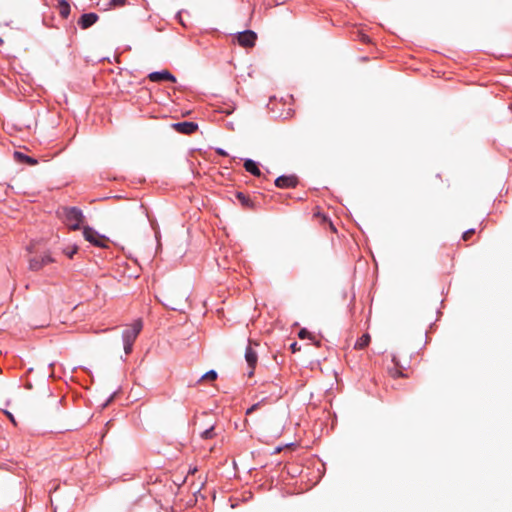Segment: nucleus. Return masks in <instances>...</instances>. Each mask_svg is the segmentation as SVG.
<instances>
[{
    "label": "nucleus",
    "instance_id": "nucleus-1",
    "mask_svg": "<svg viewBox=\"0 0 512 512\" xmlns=\"http://www.w3.org/2000/svg\"><path fill=\"white\" fill-rule=\"evenodd\" d=\"M57 214L71 230H78L84 221L82 211L76 207H61L58 209Z\"/></svg>",
    "mask_w": 512,
    "mask_h": 512
},
{
    "label": "nucleus",
    "instance_id": "nucleus-2",
    "mask_svg": "<svg viewBox=\"0 0 512 512\" xmlns=\"http://www.w3.org/2000/svg\"><path fill=\"white\" fill-rule=\"evenodd\" d=\"M83 236L85 240H87L94 246L100 248L108 247L109 239L106 236L99 234L95 229L89 226L83 227Z\"/></svg>",
    "mask_w": 512,
    "mask_h": 512
},
{
    "label": "nucleus",
    "instance_id": "nucleus-3",
    "mask_svg": "<svg viewBox=\"0 0 512 512\" xmlns=\"http://www.w3.org/2000/svg\"><path fill=\"white\" fill-rule=\"evenodd\" d=\"M142 327V320H135L131 325L128 326L126 330H124L122 335L123 341H129L134 343L139 333L141 332Z\"/></svg>",
    "mask_w": 512,
    "mask_h": 512
},
{
    "label": "nucleus",
    "instance_id": "nucleus-4",
    "mask_svg": "<svg viewBox=\"0 0 512 512\" xmlns=\"http://www.w3.org/2000/svg\"><path fill=\"white\" fill-rule=\"evenodd\" d=\"M237 39L239 45H241L242 47H253L255 45L257 35L255 32L247 30L239 33Z\"/></svg>",
    "mask_w": 512,
    "mask_h": 512
},
{
    "label": "nucleus",
    "instance_id": "nucleus-5",
    "mask_svg": "<svg viewBox=\"0 0 512 512\" xmlns=\"http://www.w3.org/2000/svg\"><path fill=\"white\" fill-rule=\"evenodd\" d=\"M53 259L49 255L37 256L29 261V268L33 271H38L45 265L52 263Z\"/></svg>",
    "mask_w": 512,
    "mask_h": 512
},
{
    "label": "nucleus",
    "instance_id": "nucleus-6",
    "mask_svg": "<svg viewBox=\"0 0 512 512\" xmlns=\"http://www.w3.org/2000/svg\"><path fill=\"white\" fill-rule=\"evenodd\" d=\"M245 359H246V362H247V364H248V366L250 368L248 376L251 377L254 374V369L256 367L257 360H258L257 353L255 352V350L251 346H248L246 348Z\"/></svg>",
    "mask_w": 512,
    "mask_h": 512
},
{
    "label": "nucleus",
    "instance_id": "nucleus-7",
    "mask_svg": "<svg viewBox=\"0 0 512 512\" xmlns=\"http://www.w3.org/2000/svg\"><path fill=\"white\" fill-rule=\"evenodd\" d=\"M148 78L152 82H160V81L175 82L176 81V78L168 70L152 72L148 75Z\"/></svg>",
    "mask_w": 512,
    "mask_h": 512
},
{
    "label": "nucleus",
    "instance_id": "nucleus-8",
    "mask_svg": "<svg viewBox=\"0 0 512 512\" xmlns=\"http://www.w3.org/2000/svg\"><path fill=\"white\" fill-rule=\"evenodd\" d=\"M297 178L295 176H280L275 180V185L278 188H294L297 185Z\"/></svg>",
    "mask_w": 512,
    "mask_h": 512
},
{
    "label": "nucleus",
    "instance_id": "nucleus-9",
    "mask_svg": "<svg viewBox=\"0 0 512 512\" xmlns=\"http://www.w3.org/2000/svg\"><path fill=\"white\" fill-rule=\"evenodd\" d=\"M174 129L183 134H192L198 129V125L194 122H179L173 125Z\"/></svg>",
    "mask_w": 512,
    "mask_h": 512
},
{
    "label": "nucleus",
    "instance_id": "nucleus-10",
    "mask_svg": "<svg viewBox=\"0 0 512 512\" xmlns=\"http://www.w3.org/2000/svg\"><path fill=\"white\" fill-rule=\"evenodd\" d=\"M98 20V15L95 13H86L79 19V25L82 29H87L92 26Z\"/></svg>",
    "mask_w": 512,
    "mask_h": 512
},
{
    "label": "nucleus",
    "instance_id": "nucleus-11",
    "mask_svg": "<svg viewBox=\"0 0 512 512\" xmlns=\"http://www.w3.org/2000/svg\"><path fill=\"white\" fill-rule=\"evenodd\" d=\"M14 159L18 162L26 163L30 166H34L38 163V161L30 156L23 154L22 152L15 151Z\"/></svg>",
    "mask_w": 512,
    "mask_h": 512
},
{
    "label": "nucleus",
    "instance_id": "nucleus-12",
    "mask_svg": "<svg viewBox=\"0 0 512 512\" xmlns=\"http://www.w3.org/2000/svg\"><path fill=\"white\" fill-rule=\"evenodd\" d=\"M244 168L247 172L251 173L252 175L256 176V177H260L261 176V171L260 169L258 168L256 162H254L253 160L251 159H247L245 160L244 162Z\"/></svg>",
    "mask_w": 512,
    "mask_h": 512
},
{
    "label": "nucleus",
    "instance_id": "nucleus-13",
    "mask_svg": "<svg viewBox=\"0 0 512 512\" xmlns=\"http://www.w3.org/2000/svg\"><path fill=\"white\" fill-rule=\"evenodd\" d=\"M392 361L395 364V368L390 369L389 370V374L393 378L407 377V375L402 372V366L400 365V363H399L398 359L396 358V356H393Z\"/></svg>",
    "mask_w": 512,
    "mask_h": 512
},
{
    "label": "nucleus",
    "instance_id": "nucleus-14",
    "mask_svg": "<svg viewBox=\"0 0 512 512\" xmlns=\"http://www.w3.org/2000/svg\"><path fill=\"white\" fill-rule=\"evenodd\" d=\"M370 340H371V337H370V335H369L368 333L363 334V335H362V336L357 340V342L355 343L354 348H355V349H359V350L364 349V348H366V347L369 345Z\"/></svg>",
    "mask_w": 512,
    "mask_h": 512
},
{
    "label": "nucleus",
    "instance_id": "nucleus-15",
    "mask_svg": "<svg viewBox=\"0 0 512 512\" xmlns=\"http://www.w3.org/2000/svg\"><path fill=\"white\" fill-rule=\"evenodd\" d=\"M58 9H59V14L63 18H67L68 15L70 14V5L66 0L59 1Z\"/></svg>",
    "mask_w": 512,
    "mask_h": 512
},
{
    "label": "nucleus",
    "instance_id": "nucleus-16",
    "mask_svg": "<svg viewBox=\"0 0 512 512\" xmlns=\"http://www.w3.org/2000/svg\"><path fill=\"white\" fill-rule=\"evenodd\" d=\"M237 198L238 200L241 202V204L247 208H252L253 207V202L250 200L249 197H247L246 195H244L243 193L241 192H238L237 193Z\"/></svg>",
    "mask_w": 512,
    "mask_h": 512
},
{
    "label": "nucleus",
    "instance_id": "nucleus-17",
    "mask_svg": "<svg viewBox=\"0 0 512 512\" xmlns=\"http://www.w3.org/2000/svg\"><path fill=\"white\" fill-rule=\"evenodd\" d=\"M216 436L215 427L212 425L201 433L202 439H212Z\"/></svg>",
    "mask_w": 512,
    "mask_h": 512
},
{
    "label": "nucleus",
    "instance_id": "nucleus-18",
    "mask_svg": "<svg viewBox=\"0 0 512 512\" xmlns=\"http://www.w3.org/2000/svg\"><path fill=\"white\" fill-rule=\"evenodd\" d=\"M217 379V372L210 370L205 373L199 381H215Z\"/></svg>",
    "mask_w": 512,
    "mask_h": 512
},
{
    "label": "nucleus",
    "instance_id": "nucleus-19",
    "mask_svg": "<svg viewBox=\"0 0 512 512\" xmlns=\"http://www.w3.org/2000/svg\"><path fill=\"white\" fill-rule=\"evenodd\" d=\"M298 337L300 339H305V338H308V339H311L313 340L314 339V336L305 328H302L299 333H298Z\"/></svg>",
    "mask_w": 512,
    "mask_h": 512
},
{
    "label": "nucleus",
    "instance_id": "nucleus-20",
    "mask_svg": "<svg viewBox=\"0 0 512 512\" xmlns=\"http://www.w3.org/2000/svg\"><path fill=\"white\" fill-rule=\"evenodd\" d=\"M126 3H127V0H111L110 6L113 8L123 7V6H125Z\"/></svg>",
    "mask_w": 512,
    "mask_h": 512
},
{
    "label": "nucleus",
    "instance_id": "nucleus-21",
    "mask_svg": "<svg viewBox=\"0 0 512 512\" xmlns=\"http://www.w3.org/2000/svg\"><path fill=\"white\" fill-rule=\"evenodd\" d=\"M124 343V351L126 354H130L132 352L133 342L123 341Z\"/></svg>",
    "mask_w": 512,
    "mask_h": 512
},
{
    "label": "nucleus",
    "instance_id": "nucleus-22",
    "mask_svg": "<svg viewBox=\"0 0 512 512\" xmlns=\"http://www.w3.org/2000/svg\"><path fill=\"white\" fill-rule=\"evenodd\" d=\"M474 233H475V230H474V229H469V230H467V231H465V232L463 233V235H462V239H463L464 241H467V240H469V239L472 237V235H473Z\"/></svg>",
    "mask_w": 512,
    "mask_h": 512
},
{
    "label": "nucleus",
    "instance_id": "nucleus-23",
    "mask_svg": "<svg viewBox=\"0 0 512 512\" xmlns=\"http://www.w3.org/2000/svg\"><path fill=\"white\" fill-rule=\"evenodd\" d=\"M260 405H261V403H260V402H258V403H256V404L252 405L250 408H248V409H247L246 414H247V415H250L251 413H253V412H254V411H256L257 409H259Z\"/></svg>",
    "mask_w": 512,
    "mask_h": 512
},
{
    "label": "nucleus",
    "instance_id": "nucleus-24",
    "mask_svg": "<svg viewBox=\"0 0 512 512\" xmlns=\"http://www.w3.org/2000/svg\"><path fill=\"white\" fill-rule=\"evenodd\" d=\"M77 252V247H74L72 250H65L64 253L69 257L72 258L73 255Z\"/></svg>",
    "mask_w": 512,
    "mask_h": 512
},
{
    "label": "nucleus",
    "instance_id": "nucleus-25",
    "mask_svg": "<svg viewBox=\"0 0 512 512\" xmlns=\"http://www.w3.org/2000/svg\"><path fill=\"white\" fill-rule=\"evenodd\" d=\"M290 349L293 353H295L300 350V346H298L297 342H294L290 345Z\"/></svg>",
    "mask_w": 512,
    "mask_h": 512
},
{
    "label": "nucleus",
    "instance_id": "nucleus-26",
    "mask_svg": "<svg viewBox=\"0 0 512 512\" xmlns=\"http://www.w3.org/2000/svg\"><path fill=\"white\" fill-rule=\"evenodd\" d=\"M168 303H166V306H171L172 310H175L176 308L173 306L174 302L171 300L168 296H165Z\"/></svg>",
    "mask_w": 512,
    "mask_h": 512
},
{
    "label": "nucleus",
    "instance_id": "nucleus-27",
    "mask_svg": "<svg viewBox=\"0 0 512 512\" xmlns=\"http://www.w3.org/2000/svg\"><path fill=\"white\" fill-rule=\"evenodd\" d=\"M5 414H6V415H7V417L11 420V422H12L14 425H16V421H15V419H14L13 415H12L10 412H8V411H5Z\"/></svg>",
    "mask_w": 512,
    "mask_h": 512
},
{
    "label": "nucleus",
    "instance_id": "nucleus-28",
    "mask_svg": "<svg viewBox=\"0 0 512 512\" xmlns=\"http://www.w3.org/2000/svg\"><path fill=\"white\" fill-rule=\"evenodd\" d=\"M360 39L362 42H368L369 41V37L365 34H361L360 36Z\"/></svg>",
    "mask_w": 512,
    "mask_h": 512
},
{
    "label": "nucleus",
    "instance_id": "nucleus-29",
    "mask_svg": "<svg viewBox=\"0 0 512 512\" xmlns=\"http://www.w3.org/2000/svg\"><path fill=\"white\" fill-rule=\"evenodd\" d=\"M218 154L222 155V156H226L227 153L223 150V149H217L216 150Z\"/></svg>",
    "mask_w": 512,
    "mask_h": 512
},
{
    "label": "nucleus",
    "instance_id": "nucleus-30",
    "mask_svg": "<svg viewBox=\"0 0 512 512\" xmlns=\"http://www.w3.org/2000/svg\"><path fill=\"white\" fill-rule=\"evenodd\" d=\"M4 43L3 39L0 37V45Z\"/></svg>",
    "mask_w": 512,
    "mask_h": 512
}]
</instances>
